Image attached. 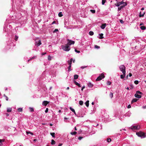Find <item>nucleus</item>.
I'll use <instances>...</instances> for the list:
<instances>
[{
  "mask_svg": "<svg viewBox=\"0 0 146 146\" xmlns=\"http://www.w3.org/2000/svg\"><path fill=\"white\" fill-rule=\"evenodd\" d=\"M58 15L59 17H62L63 16V15L62 14V12H59L58 13Z\"/></svg>",
  "mask_w": 146,
  "mask_h": 146,
  "instance_id": "obj_29",
  "label": "nucleus"
},
{
  "mask_svg": "<svg viewBox=\"0 0 146 146\" xmlns=\"http://www.w3.org/2000/svg\"><path fill=\"white\" fill-rule=\"evenodd\" d=\"M127 5V3L126 2H124L123 1L119 2H117L116 5V6L119 7L118 8V9H121Z\"/></svg>",
  "mask_w": 146,
  "mask_h": 146,
  "instance_id": "obj_1",
  "label": "nucleus"
},
{
  "mask_svg": "<svg viewBox=\"0 0 146 146\" xmlns=\"http://www.w3.org/2000/svg\"><path fill=\"white\" fill-rule=\"evenodd\" d=\"M58 31V29H55L53 31V33H55L56 32V31Z\"/></svg>",
  "mask_w": 146,
  "mask_h": 146,
  "instance_id": "obj_47",
  "label": "nucleus"
},
{
  "mask_svg": "<svg viewBox=\"0 0 146 146\" xmlns=\"http://www.w3.org/2000/svg\"><path fill=\"white\" fill-rule=\"evenodd\" d=\"M119 21L120 23L122 24H123L124 23V22L121 19Z\"/></svg>",
  "mask_w": 146,
  "mask_h": 146,
  "instance_id": "obj_46",
  "label": "nucleus"
},
{
  "mask_svg": "<svg viewBox=\"0 0 146 146\" xmlns=\"http://www.w3.org/2000/svg\"><path fill=\"white\" fill-rule=\"evenodd\" d=\"M134 83L136 84H137L139 83V81L137 80H135L134 81Z\"/></svg>",
  "mask_w": 146,
  "mask_h": 146,
  "instance_id": "obj_40",
  "label": "nucleus"
},
{
  "mask_svg": "<svg viewBox=\"0 0 146 146\" xmlns=\"http://www.w3.org/2000/svg\"><path fill=\"white\" fill-rule=\"evenodd\" d=\"M89 100H87L85 103V104H86V106L87 107H88L89 105Z\"/></svg>",
  "mask_w": 146,
  "mask_h": 146,
  "instance_id": "obj_17",
  "label": "nucleus"
},
{
  "mask_svg": "<svg viewBox=\"0 0 146 146\" xmlns=\"http://www.w3.org/2000/svg\"><path fill=\"white\" fill-rule=\"evenodd\" d=\"M49 103V102L46 101H44L42 103V105L44 106H46Z\"/></svg>",
  "mask_w": 146,
  "mask_h": 146,
  "instance_id": "obj_11",
  "label": "nucleus"
},
{
  "mask_svg": "<svg viewBox=\"0 0 146 146\" xmlns=\"http://www.w3.org/2000/svg\"><path fill=\"white\" fill-rule=\"evenodd\" d=\"M71 66H69L68 68V71L70 72L71 71Z\"/></svg>",
  "mask_w": 146,
  "mask_h": 146,
  "instance_id": "obj_35",
  "label": "nucleus"
},
{
  "mask_svg": "<svg viewBox=\"0 0 146 146\" xmlns=\"http://www.w3.org/2000/svg\"><path fill=\"white\" fill-rule=\"evenodd\" d=\"M143 108L144 109L146 108V105L143 107Z\"/></svg>",
  "mask_w": 146,
  "mask_h": 146,
  "instance_id": "obj_58",
  "label": "nucleus"
},
{
  "mask_svg": "<svg viewBox=\"0 0 146 146\" xmlns=\"http://www.w3.org/2000/svg\"><path fill=\"white\" fill-rule=\"evenodd\" d=\"M6 115L7 116H8L9 115V114L7 113H6Z\"/></svg>",
  "mask_w": 146,
  "mask_h": 146,
  "instance_id": "obj_61",
  "label": "nucleus"
},
{
  "mask_svg": "<svg viewBox=\"0 0 146 146\" xmlns=\"http://www.w3.org/2000/svg\"><path fill=\"white\" fill-rule=\"evenodd\" d=\"M12 109L11 108H8L7 111V112H10L11 111Z\"/></svg>",
  "mask_w": 146,
  "mask_h": 146,
  "instance_id": "obj_25",
  "label": "nucleus"
},
{
  "mask_svg": "<svg viewBox=\"0 0 146 146\" xmlns=\"http://www.w3.org/2000/svg\"><path fill=\"white\" fill-rule=\"evenodd\" d=\"M77 132L76 131H74L73 132H71V134L72 135H75L76 134Z\"/></svg>",
  "mask_w": 146,
  "mask_h": 146,
  "instance_id": "obj_32",
  "label": "nucleus"
},
{
  "mask_svg": "<svg viewBox=\"0 0 146 146\" xmlns=\"http://www.w3.org/2000/svg\"><path fill=\"white\" fill-rule=\"evenodd\" d=\"M138 100V99L136 98L133 99L132 100L131 103H133L134 102H136Z\"/></svg>",
  "mask_w": 146,
  "mask_h": 146,
  "instance_id": "obj_16",
  "label": "nucleus"
},
{
  "mask_svg": "<svg viewBox=\"0 0 146 146\" xmlns=\"http://www.w3.org/2000/svg\"><path fill=\"white\" fill-rule=\"evenodd\" d=\"M111 82L110 81H108L107 82V84L109 85H110L111 84Z\"/></svg>",
  "mask_w": 146,
  "mask_h": 146,
  "instance_id": "obj_41",
  "label": "nucleus"
},
{
  "mask_svg": "<svg viewBox=\"0 0 146 146\" xmlns=\"http://www.w3.org/2000/svg\"><path fill=\"white\" fill-rule=\"evenodd\" d=\"M46 54V52H44V53H42V55H44Z\"/></svg>",
  "mask_w": 146,
  "mask_h": 146,
  "instance_id": "obj_52",
  "label": "nucleus"
},
{
  "mask_svg": "<svg viewBox=\"0 0 146 146\" xmlns=\"http://www.w3.org/2000/svg\"><path fill=\"white\" fill-rule=\"evenodd\" d=\"M70 109L73 112H75V110H74V109H73L72 107H70Z\"/></svg>",
  "mask_w": 146,
  "mask_h": 146,
  "instance_id": "obj_34",
  "label": "nucleus"
},
{
  "mask_svg": "<svg viewBox=\"0 0 146 146\" xmlns=\"http://www.w3.org/2000/svg\"><path fill=\"white\" fill-rule=\"evenodd\" d=\"M62 49L65 51H68L70 49V47L67 44H65V46L62 47Z\"/></svg>",
  "mask_w": 146,
  "mask_h": 146,
  "instance_id": "obj_4",
  "label": "nucleus"
},
{
  "mask_svg": "<svg viewBox=\"0 0 146 146\" xmlns=\"http://www.w3.org/2000/svg\"><path fill=\"white\" fill-rule=\"evenodd\" d=\"M62 143H60L58 146H61L62 145Z\"/></svg>",
  "mask_w": 146,
  "mask_h": 146,
  "instance_id": "obj_59",
  "label": "nucleus"
},
{
  "mask_svg": "<svg viewBox=\"0 0 146 146\" xmlns=\"http://www.w3.org/2000/svg\"><path fill=\"white\" fill-rule=\"evenodd\" d=\"M99 35L100 36V37L99 38L102 39L104 38V37L103 36V33H101L100 34H99Z\"/></svg>",
  "mask_w": 146,
  "mask_h": 146,
  "instance_id": "obj_19",
  "label": "nucleus"
},
{
  "mask_svg": "<svg viewBox=\"0 0 146 146\" xmlns=\"http://www.w3.org/2000/svg\"><path fill=\"white\" fill-rule=\"evenodd\" d=\"M48 108H46V110H45V112L47 113L48 111Z\"/></svg>",
  "mask_w": 146,
  "mask_h": 146,
  "instance_id": "obj_50",
  "label": "nucleus"
},
{
  "mask_svg": "<svg viewBox=\"0 0 146 146\" xmlns=\"http://www.w3.org/2000/svg\"><path fill=\"white\" fill-rule=\"evenodd\" d=\"M113 93L112 92H110V96L111 98H112L113 97Z\"/></svg>",
  "mask_w": 146,
  "mask_h": 146,
  "instance_id": "obj_27",
  "label": "nucleus"
},
{
  "mask_svg": "<svg viewBox=\"0 0 146 146\" xmlns=\"http://www.w3.org/2000/svg\"><path fill=\"white\" fill-rule=\"evenodd\" d=\"M105 76L104 73H102L99 76L96 80V81H99L102 80V78H104Z\"/></svg>",
  "mask_w": 146,
  "mask_h": 146,
  "instance_id": "obj_7",
  "label": "nucleus"
},
{
  "mask_svg": "<svg viewBox=\"0 0 146 146\" xmlns=\"http://www.w3.org/2000/svg\"><path fill=\"white\" fill-rule=\"evenodd\" d=\"M18 38V36H17V35H15V40L16 41H17V40Z\"/></svg>",
  "mask_w": 146,
  "mask_h": 146,
  "instance_id": "obj_36",
  "label": "nucleus"
},
{
  "mask_svg": "<svg viewBox=\"0 0 146 146\" xmlns=\"http://www.w3.org/2000/svg\"><path fill=\"white\" fill-rule=\"evenodd\" d=\"M75 51L77 53H79L80 52V51L77 50L76 49H75Z\"/></svg>",
  "mask_w": 146,
  "mask_h": 146,
  "instance_id": "obj_48",
  "label": "nucleus"
},
{
  "mask_svg": "<svg viewBox=\"0 0 146 146\" xmlns=\"http://www.w3.org/2000/svg\"><path fill=\"white\" fill-rule=\"evenodd\" d=\"M3 97L5 98L6 100L8 101L9 100V98L7 96H6L5 94L3 95Z\"/></svg>",
  "mask_w": 146,
  "mask_h": 146,
  "instance_id": "obj_20",
  "label": "nucleus"
},
{
  "mask_svg": "<svg viewBox=\"0 0 146 146\" xmlns=\"http://www.w3.org/2000/svg\"><path fill=\"white\" fill-rule=\"evenodd\" d=\"M106 23H103L102 24V25L101 26V27L102 29H104L105 28V27H106Z\"/></svg>",
  "mask_w": 146,
  "mask_h": 146,
  "instance_id": "obj_13",
  "label": "nucleus"
},
{
  "mask_svg": "<svg viewBox=\"0 0 146 146\" xmlns=\"http://www.w3.org/2000/svg\"><path fill=\"white\" fill-rule=\"evenodd\" d=\"M72 61L73 59L71 58L70 60H68V65L69 66H71Z\"/></svg>",
  "mask_w": 146,
  "mask_h": 146,
  "instance_id": "obj_12",
  "label": "nucleus"
},
{
  "mask_svg": "<svg viewBox=\"0 0 146 146\" xmlns=\"http://www.w3.org/2000/svg\"><path fill=\"white\" fill-rule=\"evenodd\" d=\"M131 108V106L130 105H129L127 106V108Z\"/></svg>",
  "mask_w": 146,
  "mask_h": 146,
  "instance_id": "obj_51",
  "label": "nucleus"
},
{
  "mask_svg": "<svg viewBox=\"0 0 146 146\" xmlns=\"http://www.w3.org/2000/svg\"><path fill=\"white\" fill-rule=\"evenodd\" d=\"M5 141V139H0V146H2L3 145V142Z\"/></svg>",
  "mask_w": 146,
  "mask_h": 146,
  "instance_id": "obj_15",
  "label": "nucleus"
},
{
  "mask_svg": "<svg viewBox=\"0 0 146 146\" xmlns=\"http://www.w3.org/2000/svg\"><path fill=\"white\" fill-rule=\"evenodd\" d=\"M74 83L77 86H78L79 87H81L80 84L77 82L76 81H74Z\"/></svg>",
  "mask_w": 146,
  "mask_h": 146,
  "instance_id": "obj_14",
  "label": "nucleus"
},
{
  "mask_svg": "<svg viewBox=\"0 0 146 146\" xmlns=\"http://www.w3.org/2000/svg\"><path fill=\"white\" fill-rule=\"evenodd\" d=\"M78 77V76L77 74H75L74 75V80L77 79Z\"/></svg>",
  "mask_w": 146,
  "mask_h": 146,
  "instance_id": "obj_18",
  "label": "nucleus"
},
{
  "mask_svg": "<svg viewBox=\"0 0 146 146\" xmlns=\"http://www.w3.org/2000/svg\"><path fill=\"white\" fill-rule=\"evenodd\" d=\"M131 128L132 129L139 130L140 128V126L139 125L133 126Z\"/></svg>",
  "mask_w": 146,
  "mask_h": 146,
  "instance_id": "obj_9",
  "label": "nucleus"
},
{
  "mask_svg": "<svg viewBox=\"0 0 146 146\" xmlns=\"http://www.w3.org/2000/svg\"><path fill=\"white\" fill-rule=\"evenodd\" d=\"M74 129H75V131L77 130V129H76V127H75L74 128Z\"/></svg>",
  "mask_w": 146,
  "mask_h": 146,
  "instance_id": "obj_60",
  "label": "nucleus"
},
{
  "mask_svg": "<svg viewBox=\"0 0 146 146\" xmlns=\"http://www.w3.org/2000/svg\"><path fill=\"white\" fill-rule=\"evenodd\" d=\"M26 132L27 134H30L31 135H33V133L31 132L27 131H26Z\"/></svg>",
  "mask_w": 146,
  "mask_h": 146,
  "instance_id": "obj_30",
  "label": "nucleus"
},
{
  "mask_svg": "<svg viewBox=\"0 0 146 146\" xmlns=\"http://www.w3.org/2000/svg\"><path fill=\"white\" fill-rule=\"evenodd\" d=\"M67 40L68 41V42L66 44L69 46L72 44H73L75 43V42L74 41L71 40L69 39H67Z\"/></svg>",
  "mask_w": 146,
  "mask_h": 146,
  "instance_id": "obj_8",
  "label": "nucleus"
},
{
  "mask_svg": "<svg viewBox=\"0 0 146 146\" xmlns=\"http://www.w3.org/2000/svg\"><path fill=\"white\" fill-rule=\"evenodd\" d=\"M125 73L124 74H123L122 75H121L120 76L121 78V79H123L125 77Z\"/></svg>",
  "mask_w": 146,
  "mask_h": 146,
  "instance_id": "obj_21",
  "label": "nucleus"
},
{
  "mask_svg": "<svg viewBox=\"0 0 146 146\" xmlns=\"http://www.w3.org/2000/svg\"><path fill=\"white\" fill-rule=\"evenodd\" d=\"M36 58V56H34L33 57H32L31 58V59L32 60V59H35Z\"/></svg>",
  "mask_w": 146,
  "mask_h": 146,
  "instance_id": "obj_45",
  "label": "nucleus"
},
{
  "mask_svg": "<svg viewBox=\"0 0 146 146\" xmlns=\"http://www.w3.org/2000/svg\"><path fill=\"white\" fill-rule=\"evenodd\" d=\"M18 110L19 111L21 112L23 111V109L21 108H19L18 109Z\"/></svg>",
  "mask_w": 146,
  "mask_h": 146,
  "instance_id": "obj_33",
  "label": "nucleus"
},
{
  "mask_svg": "<svg viewBox=\"0 0 146 146\" xmlns=\"http://www.w3.org/2000/svg\"><path fill=\"white\" fill-rule=\"evenodd\" d=\"M87 67V66H81V68L83 69V68H86V67Z\"/></svg>",
  "mask_w": 146,
  "mask_h": 146,
  "instance_id": "obj_54",
  "label": "nucleus"
},
{
  "mask_svg": "<svg viewBox=\"0 0 146 146\" xmlns=\"http://www.w3.org/2000/svg\"><path fill=\"white\" fill-rule=\"evenodd\" d=\"M144 25L143 23H141L139 25H140V26H141V25Z\"/></svg>",
  "mask_w": 146,
  "mask_h": 146,
  "instance_id": "obj_57",
  "label": "nucleus"
},
{
  "mask_svg": "<svg viewBox=\"0 0 146 146\" xmlns=\"http://www.w3.org/2000/svg\"><path fill=\"white\" fill-rule=\"evenodd\" d=\"M88 86L89 87H92L93 86V85L90 82L88 84Z\"/></svg>",
  "mask_w": 146,
  "mask_h": 146,
  "instance_id": "obj_23",
  "label": "nucleus"
},
{
  "mask_svg": "<svg viewBox=\"0 0 146 146\" xmlns=\"http://www.w3.org/2000/svg\"><path fill=\"white\" fill-rule=\"evenodd\" d=\"M95 48H100V47L98 45H95Z\"/></svg>",
  "mask_w": 146,
  "mask_h": 146,
  "instance_id": "obj_43",
  "label": "nucleus"
},
{
  "mask_svg": "<svg viewBox=\"0 0 146 146\" xmlns=\"http://www.w3.org/2000/svg\"><path fill=\"white\" fill-rule=\"evenodd\" d=\"M29 109H30V111L31 112L34 111V109L33 108H29Z\"/></svg>",
  "mask_w": 146,
  "mask_h": 146,
  "instance_id": "obj_42",
  "label": "nucleus"
},
{
  "mask_svg": "<svg viewBox=\"0 0 146 146\" xmlns=\"http://www.w3.org/2000/svg\"><path fill=\"white\" fill-rule=\"evenodd\" d=\"M106 2V0H102V4L104 5Z\"/></svg>",
  "mask_w": 146,
  "mask_h": 146,
  "instance_id": "obj_37",
  "label": "nucleus"
},
{
  "mask_svg": "<svg viewBox=\"0 0 146 146\" xmlns=\"http://www.w3.org/2000/svg\"><path fill=\"white\" fill-rule=\"evenodd\" d=\"M89 35L91 36H92L94 35V32L92 31H90L89 33Z\"/></svg>",
  "mask_w": 146,
  "mask_h": 146,
  "instance_id": "obj_28",
  "label": "nucleus"
},
{
  "mask_svg": "<svg viewBox=\"0 0 146 146\" xmlns=\"http://www.w3.org/2000/svg\"><path fill=\"white\" fill-rule=\"evenodd\" d=\"M136 134L138 136L141 137V138H145L146 137L145 133L141 131L136 133Z\"/></svg>",
  "mask_w": 146,
  "mask_h": 146,
  "instance_id": "obj_2",
  "label": "nucleus"
},
{
  "mask_svg": "<svg viewBox=\"0 0 146 146\" xmlns=\"http://www.w3.org/2000/svg\"><path fill=\"white\" fill-rule=\"evenodd\" d=\"M83 138V137H78V139L79 140H81Z\"/></svg>",
  "mask_w": 146,
  "mask_h": 146,
  "instance_id": "obj_49",
  "label": "nucleus"
},
{
  "mask_svg": "<svg viewBox=\"0 0 146 146\" xmlns=\"http://www.w3.org/2000/svg\"><path fill=\"white\" fill-rule=\"evenodd\" d=\"M50 134L53 137H55V133H51Z\"/></svg>",
  "mask_w": 146,
  "mask_h": 146,
  "instance_id": "obj_31",
  "label": "nucleus"
},
{
  "mask_svg": "<svg viewBox=\"0 0 146 146\" xmlns=\"http://www.w3.org/2000/svg\"><path fill=\"white\" fill-rule=\"evenodd\" d=\"M55 23H56V21H54L52 22V24H53Z\"/></svg>",
  "mask_w": 146,
  "mask_h": 146,
  "instance_id": "obj_55",
  "label": "nucleus"
},
{
  "mask_svg": "<svg viewBox=\"0 0 146 146\" xmlns=\"http://www.w3.org/2000/svg\"><path fill=\"white\" fill-rule=\"evenodd\" d=\"M51 144L52 145L55 144V141L53 139H52L51 141Z\"/></svg>",
  "mask_w": 146,
  "mask_h": 146,
  "instance_id": "obj_24",
  "label": "nucleus"
},
{
  "mask_svg": "<svg viewBox=\"0 0 146 146\" xmlns=\"http://www.w3.org/2000/svg\"><path fill=\"white\" fill-rule=\"evenodd\" d=\"M69 87H68L67 88V89H66L68 90H69Z\"/></svg>",
  "mask_w": 146,
  "mask_h": 146,
  "instance_id": "obj_63",
  "label": "nucleus"
},
{
  "mask_svg": "<svg viewBox=\"0 0 146 146\" xmlns=\"http://www.w3.org/2000/svg\"><path fill=\"white\" fill-rule=\"evenodd\" d=\"M129 76L130 77H131L132 76V74L131 73H129Z\"/></svg>",
  "mask_w": 146,
  "mask_h": 146,
  "instance_id": "obj_56",
  "label": "nucleus"
},
{
  "mask_svg": "<svg viewBox=\"0 0 146 146\" xmlns=\"http://www.w3.org/2000/svg\"><path fill=\"white\" fill-rule=\"evenodd\" d=\"M85 88V86H83V87H82V89H81V90H82V91H83V89H84V88Z\"/></svg>",
  "mask_w": 146,
  "mask_h": 146,
  "instance_id": "obj_53",
  "label": "nucleus"
},
{
  "mask_svg": "<svg viewBox=\"0 0 146 146\" xmlns=\"http://www.w3.org/2000/svg\"><path fill=\"white\" fill-rule=\"evenodd\" d=\"M119 69L121 71L123 74H124L125 73V67L124 65H121L119 66Z\"/></svg>",
  "mask_w": 146,
  "mask_h": 146,
  "instance_id": "obj_5",
  "label": "nucleus"
},
{
  "mask_svg": "<svg viewBox=\"0 0 146 146\" xmlns=\"http://www.w3.org/2000/svg\"><path fill=\"white\" fill-rule=\"evenodd\" d=\"M145 13L144 12H140L139 13V17H141L144 16V15Z\"/></svg>",
  "mask_w": 146,
  "mask_h": 146,
  "instance_id": "obj_10",
  "label": "nucleus"
},
{
  "mask_svg": "<svg viewBox=\"0 0 146 146\" xmlns=\"http://www.w3.org/2000/svg\"><path fill=\"white\" fill-rule=\"evenodd\" d=\"M38 38L36 39L35 40V44L37 46H39L41 44V40H38Z\"/></svg>",
  "mask_w": 146,
  "mask_h": 146,
  "instance_id": "obj_6",
  "label": "nucleus"
},
{
  "mask_svg": "<svg viewBox=\"0 0 146 146\" xmlns=\"http://www.w3.org/2000/svg\"><path fill=\"white\" fill-rule=\"evenodd\" d=\"M48 60H51V57L50 55L48 56Z\"/></svg>",
  "mask_w": 146,
  "mask_h": 146,
  "instance_id": "obj_38",
  "label": "nucleus"
},
{
  "mask_svg": "<svg viewBox=\"0 0 146 146\" xmlns=\"http://www.w3.org/2000/svg\"><path fill=\"white\" fill-rule=\"evenodd\" d=\"M138 94H143L142 93L139 91H137L136 92V94H135V96L137 98H141V96L140 95H139Z\"/></svg>",
  "mask_w": 146,
  "mask_h": 146,
  "instance_id": "obj_3",
  "label": "nucleus"
},
{
  "mask_svg": "<svg viewBox=\"0 0 146 146\" xmlns=\"http://www.w3.org/2000/svg\"><path fill=\"white\" fill-rule=\"evenodd\" d=\"M90 11L93 13H94L95 12V10H90Z\"/></svg>",
  "mask_w": 146,
  "mask_h": 146,
  "instance_id": "obj_39",
  "label": "nucleus"
},
{
  "mask_svg": "<svg viewBox=\"0 0 146 146\" xmlns=\"http://www.w3.org/2000/svg\"><path fill=\"white\" fill-rule=\"evenodd\" d=\"M107 140L108 142H109L111 141V139L110 138H108Z\"/></svg>",
  "mask_w": 146,
  "mask_h": 146,
  "instance_id": "obj_44",
  "label": "nucleus"
},
{
  "mask_svg": "<svg viewBox=\"0 0 146 146\" xmlns=\"http://www.w3.org/2000/svg\"><path fill=\"white\" fill-rule=\"evenodd\" d=\"M140 29L142 30H144L146 29V27L144 26H142L140 27Z\"/></svg>",
  "mask_w": 146,
  "mask_h": 146,
  "instance_id": "obj_22",
  "label": "nucleus"
},
{
  "mask_svg": "<svg viewBox=\"0 0 146 146\" xmlns=\"http://www.w3.org/2000/svg\"><path fill=\"white\" fill-rule=\"evenodd\" d=\"M92 105H94V102H92Z\"/></svg>",
  "mask_w": 146,
  "mask_h": 146,
  "instance_id": "obj_64",
  "label": "nucleus"
},
{
  "mask_svg": "<svg viewBox=\"0 0 146 146\" xmlns=\"http://www.w3.org/2000/svg\"><path fill=\"white\" fill-rule=\"evenodd\" d=\"M79 104L80 105L82 106L83 104V102L82 100H80L79 102Z\"/></svg>",
  "mask_w": 146,
  "mask_h": 146,
  "instance_id": "obj_26",
  "label": "nucleus"
},
{
  "mask_svg": "<svg viewBox=\"0 0 146 146\" xmlns=\"http://www.w3.org/2000/svg\"><path fill=\"white\" fill-rule=\"evenodd\" d=\"M32 60L31 59V58H30L29 59V60H28V61L29 62V61L30 60Z\"/></svg>",
  "mask_w": 146,
  "mask_h": 146,
  "instance_id": "obj_62",
  "label": "nucleus"
}]
</instances>
